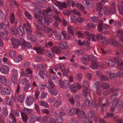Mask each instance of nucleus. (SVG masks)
I'll list each match as a JSON object with an SVG mask.
<instances>
[{"instance_id": "1", "label": "nucleus", "mask_w": 123, "mask_h": 123, "mask_svg": "<svg viewBox=\"0 0 123 123\" xmlns=\"http://www.w3.org/2000/svg\"><path fill=\"white\" fill-rule=\"evenodd\" d=\"M51 10L49 9L47 11L39 10L38 11V14H35L34 16L37 19L38 24L41 26H43V19L45 24L47 26H48L50 23L52 21L50 20L49 19L51 16L53 14L50 13Z\"/></svg>"}, {"instance_id": "2", "label": "nucleus", "mask_w": 123, "mask_h": 123, "mask_svg": "<svg viewBox=\"0 0 123 123\" xmlns=\"http://www.w3.org/2000/svg\"><path fill=\"white\" fill-rule=\"evenodd\" d=\"M118 96V94L116 93L112 94L111 96V99H115L112 102V105L113 107L116 106L118 110H120L123 106V102L121 101H118L116 99V98Z\"/></svg>"}, {"instance_id": "3", "label": "nucleus", "mask_w": 123, "mask_h": 123, "mask_svg": "<svg viewBox=\"0 0 123 123\" xmlns=\"http://www.w3.org/2000/svg\"><path fill=\"white\" fill-rule=\"evenodd\" d=\"M11 31L12 33L15 35L18 34L19 35L22 36L25 33L24 27L22 26L18 27L17 29L14 28H12Z\"/></svg>"}, {"instance_id": "4", "label": "nucleus", "mask_w": 123, "mask_h": 123, "mask_svg": "<svg viewBox=\"0 0 123 123\" xmlns=\"http://www.w3.org/2000/svg\"><path fill=\"white\" fill-rule=\"evenodd\" d=\"M19 115L18 111L16 110L13 111L10 114V118L9 120V123H15L16 120L15 117H18Z\"/></svg>"}, {"instance_id": "5", "label": "nucleus", "mask_w": 123, "mask_h": 123, "mask_svg": "<svg viewBox=\"0 0 123 123\" xmlns=\"http://www.w3.org/2000/svg\"><path fill=\"white\" fill-rule=\"evenodd\" d=\"M55 4L60 10H63V8H66L67 6V4L64 2L56 1V3H55Z\"/></svg>"}, {"instance_id": "6", "label": "nucleus", "mask_w": 123, "mask_h": 123, "mask_svg": "<svg viewBox=\"0 0 123 123\" xmlns=\"http://www.w3.org/2000/svg\"><path fill=\"white\" fill-rule=\"evenodd\" d=\"M81 86L80 84L78 83L76 85L73 84L70 85V91L74 93L76 92L78 89H80L81 88Z\"/></svg>"}, {"instance_id": "7", "label": "nucleus", "mask_w": 123, "mask_h": 123, "mask_svg": "<svg viewBox=\"0 0 123 123\" xmlns=\"http://www.w3.org/2000/svg\"><path fill=\"white\" fill-rule=\"evenodd\" d=\"M97 40L99 39V41L102 44L107 45L109 43L104 36L98 34H97Z\"/></svg>"}, {"instance_id": "8", "label": "nucleus", "mask_w": 123, "mask_h": 123, "mask_svg": "<svg viewBox=\"0 0 123 123\" xmlns=\"http://www.w3.org/2000/svg\"><path fill=\"white\" fill-rule=\"evenodd\" d=\"M69 84V81L66 80L63 81H60L59 83L60 87L66 89H67L68 88Z\"/></svg>"}, {"instance_id": "9", "label": "nucleus", "mask_w": 123, "mask_h": 123, "mask_svg": "<svg viewBox=\"0 0 123 123\" xmlns=\"http://www.w3.org/2000/svg\"><path fill=\"white\" fill-rule=\"evenodd\" d=\"M84 33L87 36V38L89 40L93 41H95L97 40V35H94L89 34V32L87 31H85Z\"/></svg>"}, {"instance_id": "10", "label": "nucleus", "mask_w": 123, "mask_h": 123, "mask_svg": "<svg viewBox=\"0 0 123 123\" xmlns=\"http://www.w3.org/2000/svg\"><path fill=\"white\" fill-rule=\"evenodd\" d=\"M0 93L2 95H9L10 94V90L7 87H3L0 90Z\"/></svg>"}, {"instance_id": "11", "label": "nucleus", "mask_w": 123, "mask_h": 123, "mask_svg": "<svg viewBox=\"0 0 123 123\" xmlns=\"http://www.w3.org/2000/svg\"><path fill=\"white\" fill-rule=\"evenodd\" d=\"M34 100V98L32 97H28L26 98L25 103L28 106H30L33 104Z\"/></svg>"}, {"instance_id": "12", "label": "nucleus", "mask_w": 123, "mask_h": 123, "mask_svg": "<svg viewBox=\"0 0 123 123\" xmlns=\"http://www.w3.org/2000/svg\"><path fill=\"white\" fill-rule=\"evenodd\" d=\"M83 2L84 4L85 3L88 8H92L94 6L93 3L91 0H84Z\"/></svg>"}, {"instance_id": "13", "label": "nucleus", "mask_w": 123, "mask_h": 123, "mask_svg": "<svg viewBox=\"0 0 123 123\" xmlns=\"http://www.w3.org/2000/svg\"><path fill=\"white\" fill-rule=\"evenodd\" d=\"M9 70V67L6 65L2 66L0 69V71L1 73L5 74H7Z\"/></svg>"}, {"instance_id": "14", "label": "nucleus", "mask_w": 123, "mask_h": 123, "mask_svg": "<svg viewBox=\"0 0 123 123\" xmlns=\"http://www.w3.org/2000/svg\"><path fill=\"white\" fill-rule=\"evenodd\" d=\"M117 35L119 37V40L121 41L123 44V31L117 30Z\"/></svg>"}, {"instance_id": "15", "label": "nucleus", "mask_w": 123, "mask_h": 123, "mask_svg": "<svg viewBox=\"0 0 123 123\" xmlns=\"http://www.w3.org/2000/svg\"><path fill=\"white\" fill-rule=\"evenodd\" d=\"M97 58L96 60H94L92 62V64L91 66V68L93 69H96L98 66V63L97 61Z\"/></svg>"}, {"instance_id": "16", "label": "nucleus", "mask_w": 123, "mask_h": 123, "mask_svg": "<svg viewBox=\"0 0 123 123\" xmlns=\"http://www.w3.org/2000/svg\"><path fill=\"white\" fill-rule=\"evenodd\" d=\"M77 113L79 115L80 118H84L86 117V114L83 111L77 109Z\"/></svg>"}, {"instance_id": "17", "label": "nucleus", "mask_w": 123, "mask_h": 123, "mask_svg": "<svg viewBox=\"0 0 123 123\" xmlns=\"http://www.w3.org/2000/svg\"><path fill=\"white\" fill-rule=\"evenodd\" d=\"M115 60V62H117V64L120 63L119 66V69L121 70H123V62L121 58H116Z\"/></svg>"}, {"instance_id": "18", "label": "nucleus", "mask_w": 123, "mask_h": 123, "mask_svg": "<svg viewBox=\"0 0 123 123\" xmlns=\"http://www.w3.org/2000/svg\"><path fill=\"white\" fill-rule=\"evenodd\" d=\"M90 93V89L87 87H86L82 91V95L85 97H86L88 95H89Z\"/></svg>"}, {"instance_id": "19", "label": "nucleus", "mask_w": 123, "mask_h": 123, "mask_svg": "<svg viewBox=\"0 0 123 123\" xmlns=\"http://www.w3.org/2000/svg\"><path fill=\"white\" fill-rule=\"evenodd\" d=\"M55 37L58 40H62L63 38L62 37V33H60L59 31H56L55 33Z\"/></svg>"}, {"instance_id": "20", "label": "nucleus", "mask_w": 123, "mask_h": 123, "mask_svg": "<svg viewBox=\"0 0 123 123\" xmlns=\"http://www.w3.org/2000/svg\"><path fill=\"white\" fill-rule=\"evenodd\" d=\"M13 47L14 48H17L19 46V41L18 40L13 39L12 40Z\"/></svg>"}, {"instance_id": "21", "label": "nucleus", "mask_w": 123, "mask_h": 123, "mask_svg": "<svg viewBox=\"0 0 123 123\" xmlns=\"http://www.w3.org/2000/svg\"><path fill=\"white\" fill-rule=\"evenodd\" d=\"M59 45L62 49H67L68 47V44L64 42H62L59 43Z\"/></svg>"}, {"instance_id": "22", "label": "nucleus", "mask_w": 123, "mask_h": 123, "mask_svg": "<svg viewBox=\"0 0 123 123\" xmlns=\"http://www.w3.org/2000/svg\"><path fill=\"white\" fill-rule=\"evenodd\" d=\"M36 121V116L34 115H31L30 116L29 121V123H34Z\"/></svg>"}, {"instance_id": "23", "label": "nucleus", "mask_w": 123, "mask_h": 123, "mask_svg": "<svg viewBox=\"0 0 123 123\" xmlns=\"http://www.w3.org/2000/svg\"><path fill=\"white\" fill-rule=\"evenodd\" d=\"M46 86L48 90H49L54 88V85L52 82L51 81H49L47 83Z\"/></svg>"}, {"instance_id": "24", "label": "nucleus", "mask_w": 123, "mask_h": 123, "mask_svg": "<svg viewBox=\"0 0 123 123\" xmlns=\"http://www.w3.org/2000/svg\"><path fill=\"white\" fill-rule=\"evenodd\" d=\"M67 29L70 33L73 35L74 34L75 28L74 26L70 25H69L68 26Z\"/></svg>"}, {"instance_id": "25", "label": "nucleus", "mask_w": 123, "mask_h": 123, "mask_svg": "<svg viewBox=\"0 0 123 123\" xmlns=\"http://www.w3.org/2000/svg\"><path fill=\"white\" fill-rule=\"evenodd\" d=\"M8 33L9 32L8 31H6L4 32H1L0 33V35L4 39L6 40L7 39V35H8Z\"/></svg>"}, {"instance_id": "26", "label": "nucleus", "mask_w": 123, "mask_h": 123, "mask_svg": "<svg viewBox=\"0 0 123 123\" xmlns=\"http://www.w3.org/2000/svg\"><path fill=\"white\" fill-rule=\"evenodd\" d=\"M109 105L110 104L108 101L106 100L105 103L103 104L101 107L100 109L101 111L103 112L104 108L109 106Z\"/></svg>"}, {"instance_id": "27", "label": "nucleus", "mask_w": 123, "mask_h": 123, "mask_svg": "<svg viewBox=\"0 0 123 123\" xmlns=\"http://www.w3.org/2000/svg\"><path fill=\"white\" fill-rule=\"evenodd\" d=\"M22 45V47H24L25 48L27 49L30 48L31 46L30 43L25 41L23 42Z\"/></svg>"}, {"instance_id": "28", "label": "nucleus", "mask_w": 123, "mask_h": 123, "mask_svg": "<svg viewBox=\"0 0 123 123\" xmlns=\"http://www.w3.org/2000/svg\"><path fill=\"white\" fill-rule=\"evenodd\" d=\"M118 89L117 88L116 89L114 90L112 88H111L109 90H107L104 93V95H106L109 93L110 92L112 93L113 92H117L118 91Z\"/></svg>"}, {"instance_id": "29", "label": "nucleus", "mask_w": 123, "mask_h": 123, "mask_svg": "<svg viewBox=\"0 0 123 123\" xmlns=\"http://www.w3.org/2000/svg\"><path fill=\"white\" fill-rule=\"evenodd\" d=\"M48 91L50 94L54 95H57L58 93L57 90L54 88L51 90H48Z\"/></svg>"}, {"instance_id": "30", "label": "nucleus", "mask_w": 123, "mask_h": 123, "mask_svg": "<svg viewBox=\"0 0 123 123\" xmlns=\"http://www.w3.org/2000/svg\"><path fill=\"white\" fill-rule=\"evenodd\" d=\"M67 97L68 101L69 103L72 105H74L75 102L74 98L72 96Z\"/></svg>"}, {"instance_id": "31", "label": "nucleus", "mask_w": 123, "mask_h": 123, "mask_svg": "<svg viewBox=\"0 0 123 123\" xmlns=\"http://www.w3.org/2000/svg\"><path fill=\"white\" fill-rule=\"evenodd\" d=\"M12 76H18V71L17 70L15 69H13L11 71Z\"/></svg>"}, {"instance_id": "32", "label": "nucleus", "mask_w": 123, "mask_h": 123, "mask_svg": "<svg viewBox=\"0 0 123 123\" xmlns=\"http://www.w3.org/2000/svg\"><path fill=\"white\" fill-rule=\"evenodd\" d=\"M8 112L7 111L6 108L5 107L3 108V111L2 115L3 117H6L8 114Z\"/></svg>"}, {"instance_id": "33", "label": "nucleus", "mask_w": 123, "mask_h": 123, "mask_svg": "<svg viewBox=\"0 0 123 123\" xmlns=\"http://www.w3.org/2000/svg\"><path fill=\"white\" fill-rule=\"evenodd\" d=\"M51 50L53 52L56 54L60 52V50L57 47H53L52 48Z\"/></svg>"}, {"instance_id": "34", "label": "nucleus", "mask_w": 123, "mask_h": 123, "mask_svg": "<svg viewBox=\"0 0 123 123\" xmlns=\"http://www.w3.org/2000/svg\"><path fill=\"white\" fill-rule=\"evenodd\" d=\"M23 60V58L22 56L21 55H19L15 58L14 60L15 62H19Z\"/></svg>"}, {"instance_id": "35", "label": "nucleus", "mask_w": 123, "mask_h": 123, "mask_svg": "<svg viewBox=\"0 0 123 123\" xmlns=\"http://www.w3.org/2000/svg\"><path fill=\"white\" fill-rule=\"evenodd\" d=\"M70 115H74L75 113H77V109H75L73 108H72L70 110L69 112Z\"/></svg>"}, {"instance_id": "36", "label": "nucleus", "mask_w": 123, "mask_h": 123, "mask_svg": "<svg viewBox=\"0 0 123 123\" xmlns=\"http://www.w3.org/2000/svg\"><path fill=\"white\" fill-rule=\"evenodd\" d=\"M109 43L112 46H117L118 45V42L115 40H112Z\"/></svg>"}, {"instance_id": "37", "label": "nucleus", "mask_w": 123, "mask_h": 123, "mask_svg": "<svg viewBox=\"0 0 123 123\" xmlns=\"http://www.w3.org/2000/svg\"><path fill=\"white\" fill-rule=\"evenodd\" d=\"M117 10L120 14H123V6L121 5H118Z\"/></svg>"}, {"instance_id": "38", "label": "nucleus", "mask_w": 123, "mask_h": 123, "mask_svg": "<svg viewBox=\"0 0 123 123\" xmlns=\"http://www.w3.org/2000/svg\"><path fill=\"white\" fill-rule=\"evenodd\" d=\"M62 102L60 99H58L53 104V106L55 107H57L60 105Z\"/></svg>"}, {"instance_id": "39", "label": "nucleus", "mask_w": 123, "mask_h": 123, "mask_svg": "<svg viewBox=\"0 0 123 123\" xmlns=\"http://www.w3.org/2000/svg\"><path fill=\"white\" fill-rule=\"evenodd\" d=\"M71 13L73 12L74 14L76 15H77L78 16H80L81 15V14L79 11L77 10L76 9H74L70 10Z\"/></svg>"}, {"instance_id": "40", "label": "nucleus", "mask_w": 123, "mask_h": 123, "mask_svg": "<svg viewBox=\"0 0 123 123\" xmlns=\"http://www.w3.org/2000/svg\"><path fill=\"white\" fill-rule=\"evenodd\" d=\"M116 58H116L114 59V61H113L111 59L110 60L108 61V65L111 67H113L115 65L116 63H117V62H115V59Z\"/></svg>"}, {"instance_id": "41", "label": "nucleus", "mask_w": 123, "mask_h": 123, "mask_svg": "<svg viewBox=\"0 0 123 123\" xmlns=\"http://www.w3.org/2000/svg\"><path fill=\"white\" fill-rule=\"evenodd\" d=\"M21 115L22 118L24 121L26 122L28 120V117L27 115L24 112H22Z\"/></svg>"}, {"instance_id": "42", "label": "nucleus", "mask_w": 123, "mask_h": 123, "mask_svg": "<svg viewBox=\"0 0 123 123\" xmlns=\"http://www.w3.org/2000/svg\"><path fill=\"white\" fill-rule=\"evenodd\" d=\"M52 16L55 20L56 21H57L60 22H62V18L61 17H60L58 15H55L53 14Z\"/></svg>"}, {"instance_id": "43", "label": "nucleus", "mask_w": 123, "mask_h": 123, "mask_svg": "<svg viewBox=\"0 0 123 123\" xmlns=\"http://www.w3.org/2000/svg\"><path fill=\"white\" fill-rule=\"evenodd\" d=\"M101 88L103 89H106L110 87L109 84L107 83H104L101 85Z\"/></svg>"}, {"instance_id": "44", "label": "nucleus", "mask_w": 123, "mask_h": 123, "mask_svg": "<svg viewBox=\"0 0 123 123\" xmlns=\"http://www.w3.org/2000/svg\"><path fill=\"white\" fill-rule=\"evenodd\" d=\"M40 105L46 108H48L49 107V105L47 103L44 102L43 101H40L39 102Z\"/></svg>"}, {"instance_id": "45", "label": "nucleus", "mask_w": 123, "mask_h": 123, "mask_svg": "<svg viewBox=\"0 0 123 123\" xmlns=\"http://www.w3.org/2000/svg\"><path fill=\"white\" fill-rule=\"evenodd\" d=\"M31 86L29 84H27L25 85L24 87V90L26 92L29 91L31 89Z\"/></svg>"}, {"instance_id": "46", "label": "nucleus", "mask_w": 123, "mask_h": 123, "mask_svg": "<svg viewBox=\"0 0 123 123\" xmlns=\"http://www.w3.org/2000/svg\"><path fill=\"white\" fill-rule=\"evenodd\" d=\"M0 81L2 84L6 83V77L4 76H1L0 79Z\"/></svg>"}, {"instance_id": "47", "label": "nucleus", "mask_w": 123, "mask_h": 123, "mask_svg": "<svg viewBox=\"0 0 123 123\" xmlns=\"http://www.w3.org/2000/svg\"><path fill=\"white\" fill-rule=\"evenodd\" d=\"M74 52L76 55H79L84 53L85 51L83 50L80 49L75 50Z\"/></svg>"}, {"instance_id": "48", "label": "nucleus", "mask_w": 123, "mask_h": 123, "mask_svg": "<svg viewBox=\"0 0 123 123\" xmlns=\"http://www.w3.org/2000/svg\"><path fill=\"white\" fill-rule=\"evenodd\" d=\"M85 105L86 107H88L90 104V100L89 99L87 98H86L84 100V101Z\"/></svg>"}, {"instance_id": "49", "label": "nucleus", "mask_w": 123, "mask_h": 123, "mask_svg": "<svg viewBox=\"0 0 123 123\" xmlns=\"http://www.w3.org/2000/svg\"><path fill=\"white\" fill-rule=\"evenodd\" d=\"M100 85L101 82L99 81H98L94 83L93 84V86L95 88H96L97 87H100Z\"/></svg>"}, {"instance_id": "50", "label": "nucleus", "mask_w": 123, "mask_h": 123, "mask_svg": "<svg viewBox=\"0 0 123 123\" xmlns=\"http://www.w3.org/2000/svg\"><path fill=\"white\" fill-rule=\"evenodd\" d=\"M12 80L13 83L16 84L18 81L17 76H12Z\"/></svg>"}, {"instance_id": "51", "label": "nucleus", "mask_w": 123, "mask_h": 123, "mask_svg": "<svg viewBox=\"0 0 123 123\" xmlns=\"http://www.w3.org/2000/svg\"><path fill=\"white\" fill-rule=\"evenodd\" d=\"M97 10H98L99 11H100L102 8V6L101 3L100 2H98L97 3Z\"/></svg>"}, {"instance_id": "52", "label": "nucleus", "mask_w": 123, "mask_h": 123, "mask_svg": "<svg viewBox=\"0 0 123 123\" xmlns=\"http://www.w3.org/2000/svg\"><path fill=\"white\" fill-rule=\"evenodd\" d=\"M109 77L111 79H114L116 78L117 76V74L112 72H110L109 74Z\"/></svg>"}, {"instance_id": "53", "label": "nucleus", "mask_w": 123, "mask_h": 123, "mask_svg": "<svg viewBox=\"0 0 123 123\" xmlns=\"http://www.w3.org/2000/svg\"><path fill=\"white\" fill-rule=\"evenodd\" d=\"M38 75L43 79H44L46 76L45 73L44 72L41 71L39 72Z\"/></svg>"}, {"instance_id": "54", "label": "nucleus", "mask_w": 123, "mask_h": 123, "mask_svg": "<svg viewBox=\"0 0 123 123\" xmlns=\"http://www.w3.org/2000/svg\"><path fill=\"white\" fill-rule=\"evenodd\" d=\"M50 77L51 79L55 81L56 83H58V82H57L56 81L57 80H58V78L55 75L53 74L50 75Z\"/></svg>"}, {"instance_id": "55", "label": "nucleus", "mask_w": 123, "mask_h": 123, "mask_svg": "<svg viewBox=\"0 0 123 123\" xmlns=\"http://www.w3.org/2000/svg\"><path fill=\"white\" fill-rule=\"evenodd\" d=\"M25 14L26 17L30 20H31L32 19V17L31 14L28 12L25 11Z\"/></svg>"}, {"instance_id": "56", "label": "nucleus", "mask_w": 123, "mask_h": 123, "mask_svg": "<svg viewBox=\"0 0 123 123\" xmlns=\"http://www.w3.org/2000/svg\"><path fill=\"white\" fill-rule=\"evenodd\" d=\"M24 26L25 27L27 33L28 34H30L31 33V30L30 28H27L26 27V25L25 23L23 24Z\"/></svg>"}, {"instance_id": "57", "label": "nucleus", "mask_w": 123, "mask_h": 123, "mask_svg": "<svg viewBox=\"0 0 123 123\" xmlns=\"http://www.w3.org/2000/svg\"><path fill=\"white\" fill-rule=\"evenodd\" d=\"M59 66L60 68L61 69V70L62 72L69 70L68 69H66L65 66L63 64L60 65H59Z\"/></svg>"}, {"instance_id": "58", "label": "nucleus", "mask_w": 123, "mask_h": 123, "mask_svg": "<svg viewBox=\"0 0 123 123\" xmlns=\"http://www.w3.org/2000/svg\"><path fill=\"white\" fill-rule=\"evenodd\" d=\"M67 3L69 6H71L72 7H73L75 5L74 2L71 0H68Z\"/></svg>"}, {"instance_id": "59", "label": "nucleus", "mask_w": 123, "mask_h": 123, "mask_svg": "<svg viewBox=\"0 0 123 123\" xmlns=\"http://www.w3.org/2000/svg\"><path fill=\"white\" fill-rule=\"evenodd\" d=\"M95 27L94 24H92L91 23H88L87 25V28L88 29H92L94 28Z\"/></svg>"}, {"instance_id": "60", "label": "nucleus", "mask_w": 123, "mask_h": 123, "mask_svg": "<svg viewBox=\"0 0 123 123\" xmlns=\"http://www.w3.org/2000/svg\"><path fill=\"white\" fill-rule=\"evenodd\" d=\"M52 30L51 27H45L43 29L44 31L47 33H49Z\"/></svg>"}, {"instance_id": "61", "label": "nucleus", "mask_w": 123, "mask_h": 123, "mask_svg": "<svg viewBox=\"0 0 123 123\" xmlns=\"http://www.w3.org/2000/svg\"><path fill=\"white\" fill-rule=\"evenodd\" d=\"M56 99L55 97H51L49 98L48 101L49 103H53Z\"/></svg>"}, {"instance_id": "62", "label": "nucleus", "mask_w": 123, "mask_h": 123, "mask_svg": "<svg viewBox=\"0 0 123 123\" xmlns=\"http://www.w3.org/2000/svg\"><path fill=\"white\" fill-rule=\"evenodd\" d=\"M88 114L89 117L92 118L93 119L95 117V115L92 111H89L88 112Z\"/></svg>"}, {"instance_id": "63", "label": "nucleus", "mask_w": 123, "mask_h": 123, "mask_svg": "<svg viewBox=\"0 0 123 123\" xmlns=\"http://www.w3.org/2000/svg\"><path fill=\"white\" fill-rule=\"evenodd\" d=\"M23 111L25 113L28 114H30L32 111L31 109H29L27 108H25L23 109Z\"/></svg>"}, {"instance_id": "64", "label": "nucleus", "mask_w": 123, "mask_h": 123, "mask_svg": "<svg viewBox=\"0 0 123 123\" xmlns=\"http://www.w3.org/2000/svg\"><path fill=\"white\" fill-rule=\"evenodd\" d=\"M83 123H92V121H89V118L88 117H85L84 118L83 121Z\"/></svg>"}]
</instances>
